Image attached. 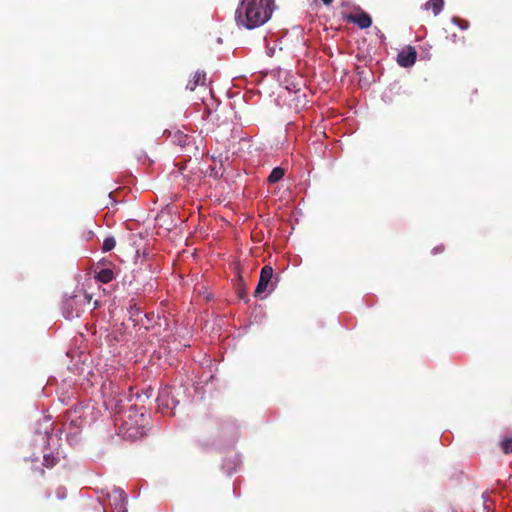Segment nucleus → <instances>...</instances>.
<instances>
[{
  "instance_id": "1",
  "label": "nucleus",
  "mask_w": 512,
  "mask_h": 512,
  "mask_svg": "<svg viewBox=\"0 0 512 512\" xmlns=\"http://www.w3.org/2000/svg\"><path fill=\"white\" fill-rule=\"evenodd\" d=\"M274 0H243L235 12L238 25L253 29L266 23L272 15Z\"/></svg>"
},
{
  "instance_id": "2",
  "label": "nucleus",
  "mask_w": 512,
  "mask_h": 512,
  "mask_svg": "<svg viewBox=\"0 0 512 512\" xmlns=\"http://www.w3.org/2000/svg\"><path fill=\"white\" fill-rule=\"evenodd\" d=\"M273 268L270 265H265L260 272L258 285L254 291V296L259 297L262 293L269 289L272 285Z\"/></svg>"
},
{
  "instance_id": "3",
  "label": "nucleus",
  "mask_w": 512,
  "mask_h": 512,
  "mask_svg": "<svg viewBox=\"0 0 512 512\" xmlns=\"http://www.w3.org/2000/svg\"><path fill=\"white\" fill-rule=\"evenodd\" d=\"M109 503L114 507L116 512H127L126 501L127 497L123 490L115 488L108 494Z\"/></svg>"
},
{
  "instance_id": "4",
  "label": "nucleus",
  "mask_w": 512,
  "mask_h": 512,
  "mask_svg": "<svg viewBox=\"0 0 512 512\" xmlns=\"http://www.w3.org/2000/svg\"><path fill=\"white\" fill-rule=\"evenodd\" d=\"M417 58V52L415 48L408 46L397 55V63L404 68L412 66Z\"/></svg>"
},
{
  "instance_id": "5",
  "label": "nucleus",
  "mask_w": 512,
  "mask_h": 512,
  "mask_svg": "<svg viewBox=\"0 0 512 512\" xmlns=\"http://www.w3.org/2000/svg\"><path fill=\"white\" fill-rule=\"evenodd\" d=\"M347 20L348 22L356 24L361 29L368 28L372 24V19L366 12H361L359 14H349L347 16Z\"/></svg>"
},
{
  "instance_id": "6",
  "label": "nucleus",
  "mask_w": 512,
  "mask_h": 512,
  "mask_svg": "<svg viewBox=\"0 0 512 512\" xmlns=\"http://www.w3.org/2000/svg\"><path fill=\"white\" fill-rule=\"evenodd\" d=\"M91 300H92V296L90 294H88L82 290L78 291L73 295L67 296V309L68 308L72 309V303H76V302H79L78 304H81L82 307L84 308V306L86 304H89L91 302Z\"/></svg>"
},
{
  "instance_id": "7",
  "label": "nucleus",
  "mask_w": 512,
  "mask_h": 512,
  "mask_svg": "<svg viewBox=\"0 0 512 512\" xmlns=\"http://www.w3.org/2000/svg\"><path fill=\"white\" fill-rule=\"evenodd\" d=\"M102 394L104 399H119V402L124 398V395L119 391L118 386L112 382L104 383L102 385Z\"/></svg>"
},
{
  "instance_id": "8",
  "label": "nucleus",
  "mask_w": 512,
  "mask_h": 512,
  "mask_svg": "<svg viewBox=\"0 0 512 512\" xmlns=\"http://www.w3.org/2000/svg\"><path fill=\"white\" fill-rule=\"evenodd\" d=\"M79 302L72 303V309H67V297L64 299L62 310L63 315L66 319H72L74 317H79L80 314L83 312L84 308L81 304H78Z\"/></svg>"
},
{
  "instance_id": "9",
  "label": "nucleus",
  "mask_w": 512,
  "mask_h": 512,
  "mask_svg": "<svg viewBox=\"0 0 512 512\" xmlns=\"http://www.w3.org/2000/svg\"><path fill=\"white\" fill-rule=\"evenodd\" d=\"M206 74L203 71L195 72L193 79L190 80L186 86L190 91H194L198 85H205Z\"/></svg>"
},
{
  "instance_id": "10",
  "label": "nucleus",
  "mask_w": 512,
  "mask_h": 512,
  "mask_svg": "<svg viewBox=\"0 0 512 512\" xmlns=\"http://www.w3.org/2000/svg\"><path fill=\"white\" fill-rule=\"evenodd\" d=\"M114 272L109 268L101 269L96 273L95 278L101 283H109L114 279Z\"/></svg>"
},
{
  "instance_id": "11",
  "label": "nucleus",
  "mask_w": 512,
  "mask_h": 512,
  "mask_svg": "<svg viewBox=\"0 0 512 512\" xmlns=\"http://www.w3.org/2000/svg\"><path fill=\"white\" fill-rule=\"evenodd\" d=\"M443 6H444L443 0H429L425 4L426 9L432 10L434 15H438L442 11Z\"/></svg>"
},
{
  "instance_id": "12",
  "label": "nucleus",
  "mask_w": 512,
  "mask_h": 512,
  "mask_svg": "<svg viewBox=\"0 0 512 512\" xmlns=\"http://www.w3.org/2000/svg\"><path fill=\"white\" fill-rule=\"evenodd\" d=\"M285 171L281 167H275L268 176L269 183H276L283 178Z\"/></svg>"
},
{
  "instance_id": "13",
  "label": "nucleus",
  "mask_w": 512,
  "mask_h": 512,
  "mask_svg": "<svg viewBox=\"0 0 512 512\" xmlns=\"http://www.w3.org/2000/svg\"><path fill=\"white\" fill-rule=\"evenodd\" d=\"M116 246V240L113 236L106 237L102 244V251L109 252L113 250Z\"/></svg>"
},
{
  "instance_id": "14",
  "label": "nucleus",
  "mask_w": 512,
  "mask_h": 512,
  "mask_svg": "<svg viewBox=\"0 0 512 512\" xmlns=\"http://www.w3.org/2000/svg\"><path fill=\"white\" fill-rule=\"evenodd\" d=\"M57 464V459L54 456L45 454L43 456V463L41 466H44L46 468H52Z\"/></svg>"
},
{
  "instance_id": "15",
  "label": "nucleus",
  "mask_w": 512,
  "mask_h": 512,
  "mask_svg": "<svg viewBox=\"0 0 512 512\" xmlns=\"http://www.w3.org/2000/svg\"><path fill=\"white\" fill-rule=\"evenodd\" d=\"M452 22H453V24L458 26L461 30H466L469 28V22L465 19H462L459 17H453Z\"/></svg>"
},
{
  "instance_id": "16",
  "label": "nucleus",
  "mask_w": 512,
  "mask_h": 512,
  "mask_svg": "<svg viewBox=\"0 0 512 512\" xmlns=\"http://www.w3.org/2000/svg\"><path fill=\"white\" fill-rule=\"evenodd\" d=\"M502 450L505 454L512 453V438H506L501 443Z\"/></svg>"
},
{
  "instance_id": "17",
  "label": "nucleus",
  "mask_w": 512,
  "mask_h": 512,
  "mask_svg": "<svg viewBox=\"0 0 512 512\" xmlns=\"http://www.w3.org/2000/svg\"><path fill=\"white\" fill-rule=\"evenodd\" d=\"M174 137L180 146H185L187 144L188 136L186 134L177 131Z\"/></svg>"
},
{
  "instance_id": "18",
  "label": "nucleus",
  "mask_w": 512,
  "mask_h": 512,
  "mask_svg": "<svg viewBox=\"0 0 512 512\" xmlns=\"http://www.w3.org/2000/svg\"><path fill=\"white\" fill-rule=\"evenodd\" d=\"M95 233L93 230H86L82 233V237L86 240V241H89L91 240L93 237H94Z\"/></svg>"
},
{
  "instance_id": "19",
  "label": "nucleus",
  "mask_w": 512,
  "mask_h": 512,
  "mask_svg": "<svg viewBox=\"0 0 512 512\" xmlns=\"http://www.w3.org/2000/svg\"><path fill=\"white\" fill-rule=\"evenodd\" d=\"M38 462H39L38 459L32 460L33 469L35 471H38L40 473V475H43L44 474V469L42 467H40L39 465H37Z\"/></svg>"
},
{
  "instance_id": "20",
  "label": "nucleus",
  "mask_w": 512,
  "mask_h": 512,
  "mask_svg": "<svg viewBox=\"0 0 512 512\" xmlns=\"http://www.w3.org/2000/svg\"><path fill=\"white\" fill-rule=\"evenodd\" d=\"M443 250H444V247L443 246H439V247H435L433 249V252L436 254V253L442 252Z\"/></svg>"
},
{
  "instance_id": "21",
  "label": "nucleus",
  "mask_w": 512,
  "mask_h": 512,
  "mask_svg": "<svg viewBox=\"0 0 512 512\" xmlns=\"http://www.w3.org/2000/svg\"><path fill=\"white\" fill-rule=\"evenodd\" d=\"M131 315H134V312L138 313L139 312V308H137L135 305L134 306H131Z\"/></svg>"
},
{
  "instance_id": "22",
  "label": "nucleus",
  "mask_w": 512,
  "mask_h": 512,
  "mask_svg": "<svg viewBox=\"0 0 512 512\" xmlns=\"http://www.w3.org/2000/svg\"><path fill=\"white\" fill-rule=\"evenodd\" d=\"M131 315H134V312L138 313L139 312V308H137L135 305L134 306H131Z\"/></svg>"
},
{
  "instance_id": "23",
  "label": "nucleus",
  "mask_w": 512,
  "mask_h": 512,
  "mask_svg": "<svg viewBox=\"0 0 512 512\" xmlns=\"http://www.w3.org/2000/svg\"><path fill=\"white\" fill-rule=\"evenodd\" d=\"M123 425L125 426L126 430L129 431L130 429H132V426L130 425V423L128 421H124Z\"/></svg>"
},
{
  "instance_id": "24",
  "label": "nucleus",
  "mask_w": 512,
  "mask_h": 512,
  "mask_svg": "<svg viewBox=\"0 0 512 512\" xmlns=\"http://www.w3.org/2000/svg\"><path fill=\"white\" fill-rule=\"evenodd\" d=\"M322 2L324 5L328 6L333 2V0H322Z\"/></svg>"
},
{
  "instance_id": "25",
  "label": "nucleus",
  "mask_w": 512,
  "mask_h": 512,
  "mask_svg": "<svg viewBox=\"0 0 512 512\" xmlns=\"http://www.w3.org/2000/svg\"><path fill=\"white\" fill-rule=\"evenodd\" d=\"M98 305H99V304H98V301L96 300V301L94 302V308L98 307Z\"/></svg>"
},
{
  "instance_id": "26",
  "label": "nucleus",
  "mask_w": 512,
  "mask_h": 512,
  "mask_svg": "<svg viewBox=\"0 0 512 512\" xmlns=\"http://www.w3.org/2000/svg\"><path fill=\"white\" fill-rule=\"evenodd\" d=\"M239 296H240V298L243 299L244 298V292L240 293Z\"/></svg>"
}]
</instances>
